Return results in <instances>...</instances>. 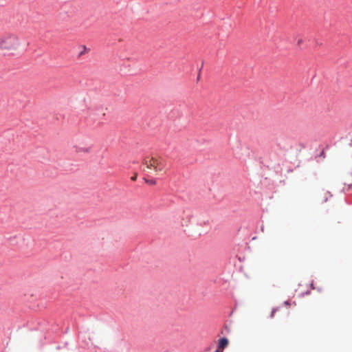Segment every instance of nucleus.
<instances>
[{"instance_id": "nucleus-1", "label": "nucleus", "mask_w": 352, "mask_h": 352, "mask_svg": "<svg viewBox=\"0 0 352 352\" xmlns=\"http://www.w3.org/2000/svg\"><path fill=\"white\" fill-rule=\"evenodd\" d=\"M21 45V40L14 33L6 32L0 36V51L4 55L14 54Z\"/></svg>"}, {"instance_id": "nucleus-2", "label": "nucleus", "mask_w": 352, "mask_h": 352, "mask_svg": "<svg viewBox=\"0 0 352 352\" xmlns=\"http://www.w3.org/2000/svg\"><path fill=\"white\" fill-rule=\"evenodd\" d=\"M143 165L148 169H151L155 173H160L165 170L166 161L160 156L146 157L143 160Z\"/></svg>"}, {"instance_id": "nucleus-3", "label": "nucleus", "mask_w": 352, "mask_h": 352, "mask_svg": "<svg viewBox=\"0 0 352 352\" xmlns=\"http://www.w3.org/2000/svg\"><path fill=\"white\" fill-rule=\"evenodd\" d=\"M219 347L223 349L228 344V340L226 338H221L219 340Z\"/></svg>"}, {"instance_id": "nucleus-4", "label": "nucleus", "mask_w": 352, "mask_h": 352, "mask_svg": "<svg viewBox=\"0 0 352 352\" xmlns=\"http://www.w3.org/2000/svg\"><path fill=\"white\" fill-rule=\"evenodd\" d=\"M144 179L145 182H146V184H149V185L154 186V185H155V184H156L155 180V179H146V178H144Z\"/></svg>"}, {"instance_id": "nucleus-5", "label": "nucleus", "mask_w": 352, "mask_h": 352, "mask_svg": "<svg viewBox=\"0 0 352 352\" xmlns=\"http://www.w3.org/2000/svg\"><path fill=\"white\" fill-rule=\"evenodd\" d=\"M278 308H274V309H272V311L271 312V314H270V318H272L274 317L275 313H276V311H278Z\"/></svg>"}, {"instance_id": "nucleus-6", "label": "nucleus", "mask_w": 352, "mask_h": 352, "mask_svg": "<svg viewBox=\"0 0 352 352\" xmlns=\"http://www.w3.org/2000/svg\"><path fill=\"white\" fill-rule=\"evenodd\" d=\"M80 151L85 152V153H89V149L87 148H83L80 149Z\"/></svg>"}, {"instance_id": "nucleus-7", "label": "nucleus", "mask_w": 352, "mask_h": 352, "mask_svg": "<svg viewBox=\"0 0 352 352\" xmlns=\"http://www.w3.org/2000/svg\"><path fill=\"white\" fill-rule=\"evenodd\" d=\"M131 179L132 181H135L137 179V174H135Z\"/></svg>"}, {"instance_id": "nucleus-8", "label": "nucleus", "mask_w": 352, "mask_h": 352, "mask_svg": "<svg viewBox=\"0 0 352 352\" xmlns=\"http://www.w3.org/2000/svg\"><path fill=\"white\" fill-rule=\"evenodd\" d=\"M284 304L285 305L286 307H288L289 305V301H285Z\"/></svg>"}, {"instance_id": "nucleus-9", "label": "nucleus", "mask_w": 352, "mask_h": 352, "mask_svg": "<svg viewBox=\"0 0 352 352\" xmlns=\"http://www.w3.org/2000/svg\"><path fill=\"white\" fill-rule=\"evenodd\" d=\"M216 352H217V351H216Z\"/></svg>"}]
</instances>
